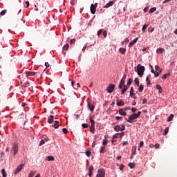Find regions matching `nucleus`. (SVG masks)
Wrapping results in <instances>:
<instances>
[{"label":"nucleus","instance_id":"6e6d98bb","mask_svg":"<svg viewBox=\"0 0 177 177\" xmlns=\"http://www.w3.org/2000/svg\"><path fill=\"white\" fill-rule=\"evenodd\" d=\"M146 103H147V100L146 98H144L142 100V104H146Z\"/></svg>","mask_w":177,"mask_h":177},{"label":"nucleus","instance_id":"4468645a","mask_svg":"<svg viewBox=\"0 0 177 177\" xmlns=\"http://www.w3.org/2000/svg\"><path fill=\"white\" fill-rule=\"evenodd\" d=\"M88 107L91 111H93V110H95V105L91 104L89 102H88Z\"/></svg>","mask_w":177,"mask_h":177},{"label":"nucleus","instance_id":"1a4fd4ad","mask_svg":"<svg viewBox=\"0 0 177 177\" xmlns=\"http://www.w3.org/2000/svg\"><path fill=\"white\" fill-rule=\"evenodd\" d=\"M124 84H125V79H122L118 86L119 89H122V88H124Z\"/></svg>","mask_w":177,"mask_h":177},{"label":"nucleus","instance_id":"2eb2a0df","mask_svg":"<svg viewBox=\"0 0 177 177\" xmlns=\"http://www.w3.org/2000/svg\"><path fill=\"white\" fill-rule=\"evenodd\" d=\"M55 118V116L50 115L49 117H48V124H52V122L53 121Z\"/></svg>","mask_w":177,"mask_h":177},{"label":"nucleus","instance_id":"e2e57ef3","mask_svg":"<svg viewBox=\"0 0 177 177\" xmlns=\"http://www.w3.org/2000/svg\"><path fill=\"white\" fill-rule=\"evenodd\" d=\"M92 175H93V171H88V176L92 177Z\"/></svg>","mask_w":177,"mask_h":177},{"label":"nucleus","instance_id":"3c124183","mask_svg":"<svg viewBox=\"0 0 177 177\" xmlns=\"http://www.w3.org/2000/svg\"><path fill=\"white\" fill-rule=\"evenodd\" d=\"M71 45H73V44H75V39H72L70 41Z\"/></svg>","mask_w":177,"mask_h":177},{"label":"nucleus","instance_id":"4c0bfd02","mask_svg":"<svg viewBox=\"0 0 177 177\" xmlns=\"http://www.w3.org/2000/svg\"><path fill=\"white\" fill-rule=\"evenodd\" d=\"M146 28H147V25L145 24L142 26V32H145L146 31Z\"/></svg>","mask_w":177,"mask_h":177},{"label":"nucleus","instance_id":"f257e3e1","mask_svg":"<svg viewBox=\"0 0 177 177\" xmlns=\"http://www.w3.org/2000/svg\"><path fill=\"white\" fill-rule=\"evenodd\" d=\"M140 114H142L141 111H138L137 113H133L129 117V119H127V122L132 124V122H133V120H136L140 117Z\"/></svg>","mask_w":177,"mask_h":177},{"label":"nucleus","instance_id":"b1692460","mask_svg":"<svg viewBox=\"0 0 177 177\" xmlns=\"http://www.w3.org/2000/svg\"><path fill=\"white\" fill-rule=\"evenodd\" d=\"M155 70L156 72H158V73H161V71H162V70L160 68V66L158 65L155 66Z\"/></svg>","mask_w":177,"mask_h":177},{"label":"nucleus","instance_id":"864d4df0","mask_svg":"<svg viewBox=\"0 0 177 177\" xmlns=\"http://www.w3.org/2000/svg\"><path fill=\"white\" fill-rule=\"evenodd\" d=\"M155 149H160V144L157 143L154 145Z\"/></svg>","mask_w":177,"mask_h":177},{"label":"nucleus","instance_id":"6ab92c4d","mask_svg":"<svg viewBox=\"0 0 177 177\" xmlns=\"http://www.w3.org/2000/svg\"><path fill=\"white\" fill-rule=\"evenodd\" d=\"M136 146H133L132 147V156H135V154H136Z\"/></svg>","mask_w":177,"mask_h":177},{"label":"nucleus","instance_id":"ea45409f","mask_svg":"<svg viewBox=\"0 0 177 177\" xmlns=\"http://www.w3.org/2000/svg\"><path fill=\"white\" fill-rule=\"evenodd\" d=\"M82 128L85 129V128H88V125L86 123H83L82 124Z\"/></svg>","mask_w":177,"mask_h":177},{"label":"nucleus","instance_id":"7c9ffc66","mask_svg":"<svg viewBox=\"0 0 177 177\" xmlns=\"http://www.w3.org/2000/svg\"><path fill=\"white\" fill-rule=\"evenodd\" d=\"M1 174H2L3 177H6L7 176L6 171H5V169H2Z\"/></svg>","mask_w":177,"mask_h":177},{"label":"nucleus","instance_id":"aec40b11","mask_svg":"<svg viewBox=\"0 0 177 177\" xmlns=\"http://www.w3.org/2000/svg\"><path fill=\"white\" fill-rule=\"evenodd\" d=\"M174 114H171L169 117L167 118V122H170V121H172L174 120Z\"/></svg>","mask_w":177,"mask_h":177},{"label":"nucleus","instance_id":"f3484780","mask_svg":"<svg viewBox=\"0 0 177 177\" xmlns=\"http://www.w3.org/2000/svg\"><path fill=\"white\" fill-rule=\"evenodd\" d=\"M117 106H118L119 107L121 106H125V103L124 102V101H119L117 100V103H116Z\"/></svg>","mask_w":177,"mask_h":177},{"label":"nucleus","instance_id":"c85d7f7f","mask_svg":"<svg viewBox=\"0 0 177 177\" xmlns=\"http://www.w3.org/2000/svg\"><path fill=\"white\" fill-rule=\"evenodd\" d=\"M54 127L55 128V129H57V128H59V121H55Z\"/></svg>","mask_w":177,"mask_h":177},{"label":"nucleus","instance_id":"e433bc0d","mask_svg":"<svg viewBox=\"0 0 177 177\" xmlns=\"http://www.w3.org/2000/svg\"><path fill=\"white\" fill-rule=\"evenodd\" d=\"M134 82H135L136 85H137V86H139V79L136 78L134 80Z\"/></svg>","mask_w":177,"mask_h":177},{"label":"nucleus","instance_id":"bb28decb","mask_svg":"<svg viewBox=\"0 0 177 177\" xmlns=\"http://www.w3.org/2000/svg\"><path fill=\"white\" fill-rule=\"evenodd\" d=\"M156 89L159 91V93H161L162 92V88L160 84H156Z\"/></svg>","mask_w":177,"mask_h":177},{"label":"nucleus","instance_id":"052dcab7","mask_svg":"<svg viewBox=\"0 0 177 177\" xmlns=\"http://www.w3.org/2000/svg\"><path fill=\"white\" fill-rule=\"evenodd\" d=\"M155 77H158L160 75V72H155L154 73Z\"/></svg>","mask_w":177,"mask_h":177},{"label":"nucleus","instance_id":"cd10ccee","mask_svg":"<svg viewBox=\"0 0 177 177\" xmlns=\"http://www.w3.org/2000/svg\"><path fill=\"white\" fill-rule=\"evenodd\" d=\"M119 51L120 52V53H122V55H124L125 53V52H127V49H125L124 48H120Z\"/></svg>","mask_w":177,"mask_h":177},{"label":"nucleus","instance_id":"f704fd0d","mask_svg":"<svg viewBox=\"0 0 177 177\" xmlns=\"http://www.w3.org/2000/svg\"><path fill=\"white\" fill-rule=\"evenodd\" d=\"M129 167L131 169L135 168V163L129 162Z\"/></svg>","mask_w":177,"mask_h":177},{"label":"nucleus","instance_id":"774afa93","mask_svg":"<svg viewBox=\"0 0 177 177\" xmlns=\"http://www.w3.org/2000/svg\"><path fill=\"white\" fill-rule=\"evenodd\" d=\"M49 63H48V62H46L45 63V66L46 67V68H48V67H49Z\"/></svg>","mask_w":177,"mask_h":177},{"label":"nucleus","instance_id":"f8f14e48","mask_svg":"<svg viewBox=\"0 0 177 177\" xmlns=\"http://www.w3.org/2000/svg\"><path fill=\"white\" fill-rule=\"evenodd\" d=\"M113 5H114V1H110V2H109L108 3H106V4L104 6V8L105 9H107L108 8H110V6H113Z\"/></svg>","mask_w":177,"mask_h":177},{"label":"nucleus","instance_id":"9b49d317","mask_svg":"<svg viewBox=\"0 0 177 177\" xmlns=\"http://www.w3.org/2000/svg\"><path fill=\"white\" fill-rule=\"evenodd\" d=\"M128 88H129V86L123 85V89L121 91L122 95H124V93L127 92V91L128 90Z\"/></svg>","mask_w":177,"mask_h":177},{"label":"nucleus","instance_id":"9d476101","mask_svg":"<svg viewBox=\"0 0 177 177\" xmlns=\"http://www.w3.org/2000/svg\"><path fill=\"white\" fill-rule=\"evenodd\" d=\"M138 39H139V38L137 37V38L134 39L133 41H131L129 44V48H132V46H133L134 44L138 42Z\"/></svg>","mask_w":177,"mask_h":177},{"label":"nucleus","instance_id":"bf43d9fd","mask_svg":"<svg viewBox=\"0 0 177 177\" xmlns=\"http://www.w3.org/2000/svg\"><path fill=\"white\" fill-rule=\"evenodd\" d=\"M146 81L147 82V85H150V80H149V77H147Z\"/></svg>","mask_w":177,"mask_h":177},{"label":"nucleus","instance_id":"dca6fc26","mask_svg":"<svg viewBox=\"0 0 177 177\" xmlns=\"http://www.w3.org/2000/svg\"><path fill=\"white\" fill-rule=\"evenodd\" d=\"M113 129L115 131V132H120V131H121V127L118 124L113 127Z\"/></svg>","mask_w":177,"mask_h":177},{"label":"nucleus","instance_id":"39448f33","mask_svg":"<svg viewBox=\"0 0 177 177\" xmlns=\"http://www.w3.org/2000/svg\"><path fill=\"white\" fill-rule=\"evenodd\" d=\"M24 167V164H21L19 166H17V169L14 172L15 175H17V174H19V172H20Z\"/></svg>","mask_w":177,"mask_h":177},{"label":"nucleus","instance_id":"58836bf2","mask_svg":"<svg viewBox=\"0 0 177 177\" xmlns=\"http://www.w3.org/2000/svg\"><path fill=\"white\" fill-rule=\"evenodd\" d=\"M0 15H1V16H3V15H6V10H2L0 12Z\"/></svg>","mask_w":177,"mask_h":177},{"label":"nucleus","instance_id":"4d7b16f0","mask_svg":"<svg viewBox=\"0 0 177 177\" xmlns=\"http://www.w3.org/2000/svg\"><path fill=\"white\" fill-rule=\"evenodd\" d=\"M121 131H125V125H124V124H122L121 125Z\"/></svg>","mask_w":177,"mask_h":177},{"label":"nucleus","instance_id":"412c9836","mask_svg":"<svg viewBox=\"0 0 177 177\" xmlns=\"http://www.w3.org/2000/svg\"><path fill=\"white\" fill-rule=\"evenodd\" d=\"M168 77H171V73L165 74V75L162 77V80H167V78H168Z\"/></svg>","mask_w":177,"mask_h":177},{"label":"nucleus","instance_id":"c756f323","mask_svg":"<svg viewBox=\"0 0 177 177\" xmlns=\"http://www.w3.org/2000/svg\"><path fill=\"white\" fill-rule=\"evenodd\" d=\"M156 10H157V8H156V7L151 8L149 10V13H154V12H156Z\"/></svg>","mask_w":177,"mask_h":177},{"label":"nucleus","instance_id":"473e14b6","mask_svg":"<svg viewBox=\"0 0 177 177\" xmlns=\"http://www.w3.org/2000/svg\"><path fill=\"white\" fill-rule=\"evenodd\" d=\"M143 89H145V86L143 84H141L138 88L139 92H143Z\"/></svg>","mask_w":177,"mask_h":177},{"label":"nucleus","instance_id":"f03ea898","mask_svg":"<svg viewBox=\"0 0 177 177\" xmlns=\"http://www.w3.org/2000/svg\"><path fill=\"white\" fill-rule=\"evenodd\" d=\"M137 73L140 77H143V74L145 73V66L138 64L137 66Z\"/></svg>","mask_w":177,"mask_h":177},{"label":"nucleus","instance_id":"20e7f679","mask_svg":"<svg viewBox=\"0 0 177 177\" xmlns=\"http://www.w3.org/2000/svg\"><path fill=\"white\" fill-rule=\"evenodd\" d=\"M96 8H97V3L91 5L90 10L92 15H95V13H96Z\"/></svg>","mask_w":177,"mask_h":177},{"label":"nucleus","instance_id":"79ce46f5","mask_svg":"<svg viewBox=\"0 0 177 177\" xmlns=\"http://www.w3.org/2000/svg\"><path fill=\"white\" fill-rule=\"evenodd\" d=\"M132 84V79L129 78L127 82V85L129 86Z\"/></svg>","mask_w":177,"mask_h":177},{"label":"nucleus","instance_id":"4be33fe9","mask_svg":"<svg viewBox=\"0 0 177 177\" xmlns=\"http://www.w3.org/2000/svg\"><path fill=\"white\" fill-rule=\"evenodd\" d=\"M133 92H135V91L133 90V87H131V90H130V96L131 97L135 96V93Z\"/></svg>","mask_w":177,"mask_h":177},{"label":"nucleus","instance_id":"6e6552de","mask_svg":"<svg viewBox=\"0 0 177 177\" xmlns=\"http://www.w3.org/2000/svg\"><path fill=\"white\" fill-rule=\"evenodd\" d=\"M12 151L14 152V156H16V154H17V151H19V147L17 146V145H14L12 149Z\"/></svg>","mask_w":177,"mask_h":177},{"label":"nucleus","instance_id":"a18cd8bd","mask_svg":"<svg viewBox=\"0 0 177 177\" xmlns=\"http://www.w3.org/2000/svg\"><path fill=\"white\" fill-rule=\"evenodd\" d=\"M143 146H145V142L143 141H140L139 147H143Z\"/></svg>","mask_w":177,"mask_h":177},{"label":"nucleus","instance_id":"680f3d73","mask_svg":"<svg viewBox=\"0 0 177 177\" xmlns=\"http://www.w3.org/2000/svg\"><path fill=\"white\" fill-rule=\"evenodd\" d=\"M124 165H120V167H119V169H120V171H122V169H124Z\"/></svg>","mask_w":177,"mask_h":177},{"label":"nucleus","instance_id":"7ed1b4c3","mask_svg":"<svg viewBox=\"0 0 177 177\" xmlns=\"http://www.w3.org/2000/svg\"><path fill=\"white\" fill-rule=\"evenodd\" d=\"M96 177H106V170L104 169H99Z\"/></svg>","mask_w":177,"mask_h":177},{"label":"nucleus","instance_id":"13d9d810","mask_svg":"<svg viewBox=\"0 0 177 177\" xmlns=\"http://www.w3.org/2000/svg\"><path fill=\"white\" fill-rule=\"evenodd\" d=\"M91 171V172H93V166H91L90 167H89V171Z\"/></svg>","mask_w":177,"mask_h":177},{"label":"nucleus","instance_id":"a19ab883","mask_svg":"<svg viewBox=\"0 0 177 177\" xmlns=\"http://www.w3.org/2000/svg\"><path fill=\"white\" fill-rule=\"evenodd\" d=\"M43 145H45V140H41L39 144V146H42Z\"/></svg>","mask_w":177,"mask_h":177},{"label":"nucleus","instance_id":"423d86ee","mask_svg":"<svg viewBox=\"0 0 177 177\" xmlns=\"http://www.w3.org/2000/svg\"><path fill=\"white\" fill-rule=\"evenodd\" d=\"M115 88V85L111 84L107 87V92L108 93H111L114 91V88Z\"/></svg>","mask_w":177,"mask_h":177},{"label":"nucleus","instance_id":"8fccbe9b","mask_svg":"<svg viewBox=\"0 0 177 177\" xmlns=\"http://www.w3.org/2000/svg\"><path fill=\"white\" fill-rule=\"evenodd\" d=\"M100 151V153H104V147H101Z\"/></svg>","mask_w":177,"mask_h":177},{"label":"nucleus","instance_id":"338daca9","mask_svg":"<svg viewBox=\"0 0 177 177\" xmlns=\"http://www.w3.org/2000/svg\"><path fill=\"white\" fill-rule=\"evenodd\" d=\"M122 117H120V116H116L115 117V119L118 120H122Z\"/></svg>","mask_w":177,"mask_h":177},{"label":"nucleus","instance_id":"c9c22d12","mask_svg":"<svg viewBox=\"0 0 177 177\" xmlns=\"http://www.w3.org/2000/svg\"><path fill=\"white\" fill-rule=\"evenodd\" d=\"M118 135L119 136V138H122V136H125V133L124 132L118 133Z\"/></svg>","mask_w":177,"mask_h":177},{"label":"nucleus","instance_id":"37998d69","mask_svg":"<svg viewBox=\"0 0 177 177\" xmlns=\"http://www.w3.org/2000/svg\"><path fill=\"white\" fill-rule=\"evenodd\" d=\"M62 132L66 134V133H68V130H67V129L66 128H64L62 129Z\"/></svg>","mask_w":177,"mask_h":177},{"label":"nucleus","instance_id":"0eeeda50","mask_svg":"<svg viewBox=\"0 0 177 177\" xmlns=\"http://www.w3.org/2000/svg\"><path fill=\"white\" fill-rule=\"evenodd\" d=\"M38 74V72H31V71H26V77H34Z\"/></svg>","mask_w":177,"mask_h":177},{"label":"nucleus","instance_id":"c03bdc74","mask_svg":"<svg viewBox=\"0 0 177 177\" xmlns=\"http://www.w3.org/2000/svg\"><path fill=\"white\" fill-rule=\"evenodd\" d=\"M118 138H120V136L118 135V133H117L116 134H115L113 136V139H118Z\"/></svg>","mask_w":177,"mask_h":177},{"label":"nucleus","instance_id":"de8ad7c7","mask_svg":"<svg viewBox=\"0 0 177 177\" xmlns=\"http://www.w3.org/2000/svg\"><path fill=\"white\" fill-rule=\"evenodd\" d=\"M86 156H87V157H91V151H87L86 152Z\"/></svg>","mask_w":177,"mask_h":177},{"label":"nucleus","instance_id":"a878e982","mask_svg":"<svg viewBox=\"0 0 177 177\" xmlns=\"http://www.w3.org/2000/svg\"><path fill=\"white\" fill-rule=\"evenodd\" d=\"M90 131L91 132V133H95V125H91Z\"/></svg>","mask_w":177,"mask_h":177},{"label":"nucleus","instance_id":"72a5a7b5","mask_svg":"<svg viewBox=\"0 0 177 177\" xmlns=\"http://www.w3.org/2000/svg\"><path fill=\"white\" fill-rule=\"evenodd\" d=\"M89 120H90V122H91V125L95 126V121L93 120V119H92V116L89 117Z\"/></svg>","mask_w":177,"mask_h":177},{"label":"nucleus","instance_id":"393cba45","mask_svg":"<svg viewBox=\"0 0 177 177\" xmlns=\"http://www.w3.org/2000/svg\"><path fill=\"white\" fill-rule=\"evenodd\" d=\"M165 49L162 48H159L156 50V53H162L164 52Z\"/></svg>","mask_w":177,"mask_h":177},{"label":"nucleus","instance_id":"5701e85b","mask_svg":"<svg viewBox=\"0 0 177 177\" xmlns=\"http://www.w3.org/2000/svg\"><path fill=\"white\" fill-rule=\"evenodd\" d=\"M168 132H169V127H166L162 135L165 136V135H167Z\"/></svg>","mask_w":177,"mask_h":177},{"label":"nucleus","instance_id":"a211bd4d","mask_svg":"<svg viewBox=\"0 0 177 177\" xmlns=\"http://www.w3.org/2000/svg\"><path fill=\"white\" fill-rule=\"evenodd\" d=\"M46 161H55V157H53V156H48L46 158Z\"/></svg>","mask_w":177,"mask_h":177},{"label":"nucleus","instance_id":"09e8293b","mask_svg":"<svg viewBox=\"0 0 177 177\" xmlns=\"http://www.w3.org/2000/svg\"><path fill=\"white\" fill-rule=\"evenodd\" d=\"M102 32H103V29H100L98 30V32H97L98 37L100 36V34H102Z\"/></svg>","mask_w":177,"mask_h":177},{"label":"nucleus","instance_id":"603ef678","mask_svg":"<svg viewBox=\"0 0 177 177\" xmlns=\"http://www.w3.org/2000/svg\"><path fill=\"white\" fill-rule=\"evenodd\" d=\"M132 113H136L138 111V109L136 108H131Z\"/></svg>","mask_w":177,"mask_h":177},{"label":"nucleus","instance_id":"0e129e2a","mask_svg":"<svg viewBox=\"0 0 177 177\" xmlns=\"http://www.w3.org/2000/svg\"><path fill=\"white\" fill-rule=\"evenodd\" d=\"M102 145L104 146H106V145H107V141H106V140H104L103 142H102Z\"/></svg>","mask_w":177,"mask_h":177},{"label":"nucleus","instance_id":"49530a36","mask_svg":"<svg viewBox=\"0 0 177 177\" xmlns=\"http://www.w3.org/2000/svg\"><path fill=\"white\" fill-rule=\"evenodd\" d=\"M148 31H149V32H153L154 31V28L150 27V28L148 29Z\"/></svg>","mask_w":177,"mask_h":177},{"label":"nucleus","instance_id":"2f4dec72","mask_svg":"<svg viewBox=\"0 0 177 177\" xmlns=\"http://www.w3.org/2000/svg\"><path fill=\"white\" fill-rule=\"evenodd\" d=\"M70 48V45L68 44H66L64 47H63V50H67Z\"/></svg>","mask_w":177,"mask_h":177},{"label":"nucleus","instance_id":"ddd939ff","mask_svg":"<svg viewBox=\"0 0 177 177\" xmlns=\"http://www.w3.org/2000/svg\"><path fill=\"white\" fill-rule=\"evenodd\" d=\"M118 113L120 115H127V112H125V111L124 110V109H120L118 111Z\"/></svg>","mask_w":177,"mask_h":177},{"label":"nucleus","instance_id":"69168bd1","mask_svg":"<svg viewBox=\"0 0 177 177\" xmlns=\"http://www.w3.org/2000/svg\"><path fill=\"white\" fill-rule=\"evenodd\" d=\"M151 72L154 74L156 73V71H154V69L153 68V66H151Z\"/></svg>","mask_w":177,"mask_h":177},{"label":"nucleus","instance_id":"5fc2aeb1","mask_svg":"<svg viewBox=\"0 0 177 177\" xmlns=\"http://www.w3.org/2000/svg\"><path fill=\"white\" fill-rule=\"evenodd\" d=\"M103 35H104V38H106V37H107V31L104 30L103 31Z\"/></svg>","mask_w":177,"mask_h":177}]
</instances>
